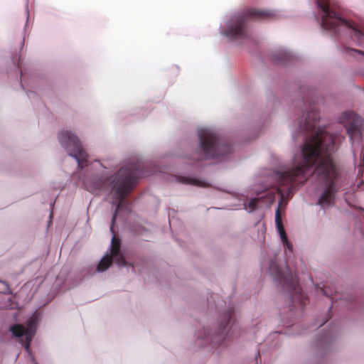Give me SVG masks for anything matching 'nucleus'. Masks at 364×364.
I'll return each instance as SVG.
<instances>
[{"label":"nucleus","mask_w":364,"mask_h":364,"mask_svg":"<svg viewBox=\"0 0 364 364\" xmlns=\"http://www.w3.org/2000/svg\"><path fill=\"white\" fill-rule=\"evenodd\" d=\"M278 191L281 193L282 196H284L283 190H282V188H278Z\"/></svg>","instance_id":"20"},{"label":"nucleus","mask_w":364,"mask_h":364,"mask_svg":"<svg viewBox=\"0 0 364 364\" xmlns=\"http://www.w3.org/2000/svg\"><path fill=\"white\" fill-rule=\"evenodd\" d=\"M275 222H276V225H277L278 232L280 235L281 240H282L284 245L286 246L290 251H292L293 246H292V244L288 240V238H287V234H286V232H285V230H284V225L282 223L279 207H278L276 210Z\"/></svg>","instance_id":"10"},{"label":"nucleus","mask_w":364,"mask_h":364,"mask_svg":"<svg viewBox=\"0 0 364 364\" xmlns=\"http://www.w3.org/2000/svg\"><path fill=\"white\" fill-rule=\"evenodd\" d=\"M269 270L271 273L274 274L275 279L289 291L294 306L297 304L301 306L306 305L307 298L304 294L299 285L297 275L293 274L291 271L288 268L286 269L285 272H283L274 263L271 264Z\"/></svg>","instance_id":"6"},{"label":"nucleus","mask_w":364,"mask_h":364,"mask_svg":"<svg viewBox=\"0 0 364 364\" xmlns=\"http://www.w3.org/2000/svg\"><path fill=\"white\" fill-rule=\"evenodd\" d=\"M328 319L325 320V321L321 324L323 325L326 322H327Z\"/></svg>","instance_id":"21"},{"label":"nucleus","mask_w":364,"mask_h":364,"mask_svg":"<svg viewBox=\"0 0 364 364\" xmlns=\"http://www.w3.org/2000/svg\"><path fill=\"white\" fill-rule=\"evenodd\" d=\"M112 255H106L101 259L100 262H99V264L97 267V270L98 272H104L109 267V266L112 264Z\"/></svg>","instance_id":"11"},{"label":"nucleus","mask_w":364,"mask_h":364,"mask_svg":"<svg viewBox=\"0 0 364 364\" xmlns=\"http://www.w3.org/2000/svg\"><path fill=\"white\" fill-rule=\"evenodd\" d=\"M277 14L269 10H259L256 9H247L241 14L233 16L228 24L224 35L230 40L246 38L248 36L247 32V23L250 20H273Z\"/></svg>","instance_id":"5"},{"label":"nucleus","mask_w":364,"mask_h":364,"mask_svg":"<svg viewBox=\"0 0 364 364\" xmlns=\"http://www.w3.org/2000/svg\"><path fill=\"white\" fill-rule=\"evenodd\" d=\"M233 313V310H229L228 313L223 315V318L220 326V333L221 335H223L225 328L231 321Z\"/></svg>","instance_id":"12"},{"label":"nucleus","mask_w":364,"mask_h":364,"mask_svg":"<svg viewBox=\"0 0 364 364\" xmlns=\"http://www.w3.org/2000/svg\"><path fill=\"white\" fill-rule=\"evenodd\" d=\"M58 139L68 154L74 157L80 168L87 166L88 154L82 147L79 139L71 132L63 130L59 133Z\"/></svg>","instance_id":"7"},{"label":"nucleus","mask_w":364,"mask_h":364,"mask_svg":"<svg viewBox=\"0 0 364 364\" xmlns=\"http://www.w3.org/2000/svg\"><path fill=\"white\" fill-rule=\"evenodd\" d=\"M199 146L191 156L195 161L219 158L232 151V146L217 133L209 129L198 132Z\"/></svg>","instance_id":"3"},{"label":"nucleus","mask_w":364,"mask_h":364,"mask_svg":"<svg viewBox=\"0 0 364 364\" xmlns=\"http://www.w3.org/2000/svg\"><path fill=\"white\" fill-rule=\"evenodd\" d=\"M144 167L140 161L129 164L122 167L116 173L107 178L105 181H100L97 188H110L113 192L114 203L117 205L115 212L112 217L111 230L115 223L118 210L122 208V202L127 196L135 186L139 178L146 176L144 171Z\"/></svg>","instance_id":"2"},{"label":"nucleus","mask_w":364,"mask_h":364,"mask_svg":"<svg viewBox=\"0 0 364 364\" xmlns=\"http://www.w3.org/2000/svg\"><path fill=\"white\" fill-rule=\"evenodd\" d=\"M121 241L119 238L113 236L112 239V247L110 255H117L120 251Z\"/></svg>","instance_id":"13"},{"label":"nucleus","mask_w":364,"mask_h":364,"mask_svg":"<svg viewBox=\"0 0 364 364\" xmlns=\"http://www.w3.org/2000/svg\"><path fill=\"white\" fill-rule=\"evenodd\" d=\"M321 291L323 292V294L324 295H326V296L331 298V299H333V294H329L327 291V288L325 287L324 288H322L321 289Z\"/></svg>","instance_id":"17"},{"label":"nucleus","mask_w":364,"mask_h":364,"mask_svg":"<svg viewBox=\"0 0 364 364\" xmlns=\"http://www.w3.org/2000/svg\"><path fill=\"white\" fill-rule=\"evenodd\" d=\"M363 168H359L358 174L362 176L363 175Z\"/></svg>","instance_id":"19"},{"label":"nucleus","mask_w":364,"mask_h":364,"mask_svg":"<svg viewBox=\"0 0 364 364\" xmlns=\"http://www.w3.org/2000/svg\"><path fill=\"white\" fill-rule=\"evenodd\" d=\"M32 323L33 321H30L27 328H25L21 324H14L10 327V331L14 336L21 338L26 336L25 341H23V339H21V341L23 342L26 350L30 349L31 343L34 335V332L32 329Z\"/></svg>","instance_id":"9"},{"label":"nucleus","mask_w":364,"mask_h":364,"mask_svg":"<svg viewBox=\"0 0 364 364\" xmlns=\"http://www.w3.org/2000/svg\"><path fill=\"white\" fill-rule=\"evenodd\" d=\"M319 15L321 16V26L326 30L338 32L339 27L345 26L353 31V37L360 43H364V31L361 26L345 19L339 11L330 4V1H316Z\"/></svg>","instance_id":"4"},{"label":"nucleus","mask_w":364,"mask_h":364,"mask_svg":"<svg viewBox=\"0 0 364 364\" xmlns=\"http://www.w3.org/2000/svg\"><path fill=\"white\" fill-rule=\"evenodd\" d=\"M306 113L299 122L301 132L312 131L314 134L306 139L302 148V161L296 167L282 172H277L276 178L280 186H289L290 191L297 184L306 181V173L318 160L315 171L325 181L326 186L318 203L323 207L333 204L335 194L339 190L338 178L339 169L333 159L336 151L335 136L325 129L317 127L319 114L311 102H305Z\"/></svg>","instance_id":"1"},{"label":"nucleus","mask_w":364,"mask_h":364,"mask_svg":"<svg viewBox=\"0 0 364 364\" xmlns=\"http://www.w3.org/2000/svg\"><path fill=\"white\" fill-rule=\"evenodd\" d=\"M112 260L114 259L115 263L119 266H124L126 265L127 262L125 261V259L124 256L119 253L117 255H111Z\"/></svg>","instance_id":"15"},{"label":"nucleus","mask_w":364,"mask_h":364,"mask_svg":"<svg viewBox=\"0 0 364 364\" xmlns=\"http://www.w3.org/2000/svg\"><path fill=\"white\" fill-rule=\"evenodd\" d=\"M35 364H38V363H36Z\"/></svg>","instance_id":"22"},{"label":"nucleus","mask_w":364,"mask_h":364,"mask_svg":"<svg viewBox=\"0 0 364 364\" xmlns=\"http://www.w3.org/2000/svg\"><path fill=\"white\" fill-rule=\"evenodd\" d=\"M350 51H353V52H357V53H359L362 55H364V52L363 51H360V50H354V49H351L350 50Z\"/></svg>","instance_id":"18"},{"label":"nucleus","mask_w":364,"mask_h":364,"mask_svg":"<svg viewBox=\"0 0 364 364\" xmlns=\"http://www.w3.org/2000/svg\"><path fill=\"white\" fill-rule=\"evenodd\" d=\"M340 122L345 127L351 140L360 138L363 124V120L360 116L353 112H345L340 117Z\"/></svg>","instance_id":"8"},{"label":"nucleus","mask_w":364,"mask_h":364,"mask_svg":"<svg viewBox=\"0 0 364 364\" xmlns=\"http://www.w3.org/2000/svg\"><path fill=\"white\" fill-rule=\"evenodd\" d=\"M257 202H258L257 199H256V198L252 199L247 203V205H245L246 206L245 207L246 210H249L250 212L253 211L255 209V208H256V206L257 205Z\"/></svg>","instance_id":"16"},{"label":"nucleus","mask_w":364,"mask_h":364,"mask_svg":"<svg viewBox=\"0 0 364 364\" xmlns=\"http://www.w3.org/2000/svg\"><path fill=\"white\" fill-rule=\"evenodd\" d=\"M178 181L182 183L185 184H190V185H194V186H200V182L198 180L187 178V177H178Z\"/></svg>","instance_id":"14"}]
</instances>
